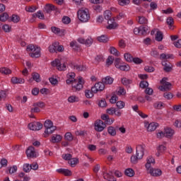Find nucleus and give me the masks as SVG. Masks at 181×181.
I'll return each instance as SVG.
<instances>
[{"mask_svg": "<svg viewBox=\"0 0 181 181\" xmlns=\"http://www.w3.org/2000/svg\"><path fill=\"white\" fill-rule=\"evenodd\" d=\"M66 84H72V90L74 91H80L83 88L84 84V79L79 77L78 79H70L68 78L66 81Z\"/></svg>", "mask_w": 181, "mask_h": 181, "instance_id": "1", "label": "nucleus"}, {"mask_svg": "<svg viewBox=\"0 0 181 181\" xmlns=\"http://www.w3.org/2000/svg\"><path fill=\"white\" fill-rule=\"evenodd\" d=\"M144 151H145V145H138L136 146V156H132L131 157V162L132 163H138V159H142L144 158Z\"/></svg>", "mask_w": 181, "mask_h": 181, "instance_id": "2", "label": "nucleus"}, {"mask_svg": "<svg viewBox=\"0 0 181 181\" xmlns=\"http://www.w3.org/2000/svg\"><path fill=\"white\" fill-rule=\"evenodd\" d=\"M44 127L45 128V138H47L50 134H53L56 131V127L53 126V122L52 120H46L44 123Z\"/></svg>", "mask_w": 181, "mask_h": 181, "instance_id": "3", "label": "nucleus"}, {"mask_svg": "<svg viewBox=\"0 0 181 181\" xmlns=\"http://www.w3.org/2000/svg\"><path fill=\"white\" fill-rule=\"evenodd\" d=\"M78 13V18L81 22H83V23H86V22H88L90 20V13H88V9L87 8H81L79 9L77 12Z\"/></svg>", "mask_w": 181, "mask_h": 181, "instance_id": "4", "label": "nucleus"}, {"mask_svg": "<svg viewBox=\"0 0 181 181\" xmlns=\"http://www.w3.org/2000/svg\"><path fill=\"white\" fill-rule=\"evenodd\" d=\"M27 52L30 53V57H40V47L35 45H30L27 47Z\"/></svg>", "mask_w": 181, "mask_h": 181, "instance_id": "5", "label": "nucleus"}, {"mask_svg": "<svg viewBox=\"0 0 181 181\" xmlns=\"http://www.w3.org/2000/svg\"><path fill=\"white\" fill-rule=\"evenodd\" d=\"M167 78H163L160 81L161 86L159 87V90H160V91H169V90H170L172 84L169 82H167Z\"/></svg>", "mask_w": 181, "mask_h": 181, "instance_id": "6", "label": "nucleus"}, {"mask_svg": "<svg viewBox=\"0 0 181 181\" xmlns=\"http://www.w3.org/2000/svg\"><path fill=\"white\" fill-rule=\"evenodd\" d=\"M51 64L54 67H57V70L59 71H63L67 69V65H66V64H62L60 60L59 59H55L54 61L52 62Z\"/></svg>", "mask_w": 181, "mask_h": 181, "instance_id": "7", "label": "nucleus"}, {"mask_svg": "<svg viewBox=\"0 0 181 181\" xmlns=\"http://www.w3.org/2000/svg\"><path fill=\"white\" fill-rule=\"evenodd\" d=\"M28 128L31 131H40L43 128V124L39 122H34L28 124Z\"/></svg>", "mask_w": 181, "mask_h": 181, "instance_id": "8", "label": "nucleus"}, {"mask_svg": "<svg viewBox=\"0 0 181 181\" xmlns=\"http://www.w3.org/2000/svg\"><path fill=\"white\" fill-rule=\"evenodd\" d=\"M105 88V86L103 82H98L96 83L94 86L91 88L92 93H94V94L98 93V91H103Z\"/></svg>", "mask_w": 181, "mask_h": 181, "instance_id": "9", "label": "nucleus"}, {"mask_svg": "<svg viewBox=\"0 0 181 181\" xmlns=\"http://www.w3.org/2000/svg\"><path fill=\"white\" fill-rule=\"evenodd\" d=\"M105 129V123L103 120H97L95 122V131L98 132H103Z\"/></svg>", "mask_w": 181, "mask_h": 181, "instance_id": "10", "label": "nucleus"}, {"mask_svg": "<svg viewBox=\"0 0 181 181\" xmlns=\"http://www.w3.org/2000/svg\"><path fill=\"white\" fill-rule=\"evenodd\" d=\"M103 177L104 179H105V180H108V181H117V179H115V177H114V175H112V172L109 171L107 172V170H105L104 173H103Z\"/></svg>", "mask_w": 181, "mask_h": 181, "instance_id": "11", "label": "nucleus"}, {"mask_svg": "<svg viewBox=\"0 0 181 181\" xmlns=\"http://www.w3.org/2000/svg\"><path fill=\"white\" fill-rule=\"evenodd\" d=\"M147 170L148 172H149L151 176L158 177L162 175V170L160 169L151 168L149 170Z\"/></svg>", "mask_w": 181, "mask_h": 181, "instance_id": "12", "label": "nucleus"}, {"mask_svg": "<svg viewBox=\"0 0 181 181\" xmlns=\"http://www.w3.org/2000/svg\"><path fill=\"white\" fill-rule=\"evenodd\" d=\"M78 42L79 43H81V45H86V46H88V47H90L91 45H93V38L88 37L86 40L84 38H78Z\"/></svg>", "mask_w": 181, "mask_h": 181, "instance_id": "13", "label": "nucleus"}, {"mask_svg": "<svg viewBox=\"0 0 181 181\" xmlns=\"http://www.w3.org/2000/svg\"><path fill=\"white\" fill-rule=\"evenodd\" d=\"M145 127H146L147 131L152 132L155 131L156 129V128H158V127H159V124H158L156 122H151L150 124L146 123Z\"/></svg>", "mask_w": 181, "mask_h": 181, "instance_id": "14", "label": "nucleus"}, {"mask_svg": "<svg viewBox=\"0 0 181 181\" xmlns=\"http://www.w3.org/2000/svg\"><path fill=\"white\" fill-rule=\"evenodd\" d=\"M153 165H155V158L151 156H149L147 157L146 163L145 165L146 170H149V169L152 168Z\"/></svg>", "mask_w": 181, "mask_h": 181, "instance_id": "15", "label": "nucleus"}, {"mask_svg": "<svg viewBox=\"0 0 181 181\" xmlns=\"http://www.w3.org/2000/svg\"><path fill=\"white\" fill-rule=\"evenodd\" d=\"M162 66H163V70L166 73L172 71V64H170V62L166 60H163L162 61Z\"/></svg>", "mask_w": 181, "mask_h": 181, "instance_id": "16", "label": "nucleus"}, {"mask_svg": "<svg viewBox=\"0 0 181 181\" xmlns=\"http://www.w3.org/2000/svg\"><path fill=\"white\" fill-rule=\"evenodd\" d=\"M26 155L28 158H36V151H35V147H28L26 151Z\"/></svg>", "mask_w": 181, "mask_h": 181, "instance_id": "17", "label": "nucleus"}, {"mask_svg": "<svg viewBox=\"0 0 181 181\" xmlns=\"http://www.w3.org/2000/svg\"><path fill=\"white\" fill-rule=\"evenodd\" d=\"M101 119L103 121H105V124L107 125H112V124H114V119L110 118V116L105 114L101 116Z\"/></svg>", "mask_w": 181, "mask_h": 181, "instance_id": "18", "label": "nucleus"}, {"mask_svg": "<svg viewBox=\"0 0 181 181\" xmlns=\"http://www.w3.org/2000/svg\"><path fill=\"white\" fill-rule=\"evenodd\" d=\"M63 139V137L60 134H53L50 142H52V144H57L60 142Z\"/></svg>", "mask_w": 181, "mask_h": 181, "instance_id": "19", "label": "nucleus"}, {"mask_svg": "<svg viewBox=\"0 0 181 181\" xmlns=\"http://www.w3.org/2000/svg\"><path fill=\"white\" fill-rule=\"evenodd\" d=\"M164 133L166 138H172L175 134V130L171 128L167 127L164 130Z\"/></svg>", "mask_w": 181, "mask_h": 181, "instance_id": "20", "label": "nucleus"}, {"mask_svg": "<svg viewBox=\"0 0 181 181\" xmlns=\"http://www.w3.org/2000/svg\"><path fill=\"white\" fill-rule=\"evenodd\" d=\"M102 83L104 86L112 84L114 83V78L111 76H106L102 79Z\"/></svg>", "mask_w": 181, "mask_h": 181, "instance_id": "21", "label": "nucleus"}, {"mask_svg": "<svg viewBox=\"0 0 181 181\" xmlns=\"http://www.w3.org/2000/svg\"><path fill=\"white\" fill-rule=\"evenodd\" d=\"M11 83H13V84H23L25 83V79L22 78L13 77L11 78Z\"/></svg>", "mask_w": 181, "mask_h": 181, "instance_id": "22", "label": "nucleus"}, {"mask_svg": "<svg viewBox=\"0 0 181 181\" xmlns=\"http://www.w3.org/2000/svg\"><path fill=\"white\" fill-rule=\"evenodd\" d=\"M58 173H62V175H64L65 176H71V171L69 169H64V168H59L57 170Z\"/></svg>", "mask_w": 181, "mask_h": 181, "instance_id": "23", "label": "nucleus"}, {"mask_svg": "<svg viewBox=\"0 0 181 181\" xmlns=\"http://www.w3.org/2000/svg\"><path fill=\"white\" fill-rule=\"evenodd\" d=\"M32 80L36 81V83H40V75L36 72L32 74V78L30 79V82H32Z\"/></svg>", "mask_w": 181, "mask_h": 181, "instance_id": "24", "label": "nucleus"}, {"mask_svg": "<svg viewBox=\"0 0 181 181\" xmlns=\"http://www.w3.org/2000/svg\"><path fill=\"white\" fill-rule=\"evenodd\" d=\"M45 11H46L47 13H50V12H52V11H57V8H56V6H54V5L47 4L45 6Z\"/></svg>", "mask_w": 181, "mask_h": 181, "instance_id": "25", "label": "nucleus"}, {"mask_svg": "<svg viewBox=\"0 0 181 181\" xmlns=\"http://www.w3.org/2000/svg\"><path fill=\"white\" fill-rule=\"evenodd\" d=\"M72 68L78 71H86L87 69L84 65L72 64Z\"/></svg>", "mask_w": 181, "mask_h": 181, "instance_id": "26", "label": "nucleus"}, {"mask_svg": "<svg viewBox=\"0 0 181 181\" xmlns=\"http://www.w3.org/2000/svg\"><path fill=\"white\" fill-rule=\"evenodd\" d=\"M124 174L126 176H128L129 177H132L135 175V171L132 168H127L124 171Z\"/></svg>", "mask_w": 181, "mask_h": 181, "instance_id": "27", "label": "nucleus"}, {"mask_svg": "<svg viewBox=\"0 0 181 181\" xmlns=\"http://www.w3.org/2000/svg\"><path fill=\"white\" fill-rule=\"evenodd\" d=\"M107 132L109 135H111V136H115V135H117V130H115V128L112 126L107 128Z\"/></svg>", "mask_w": 181, "mask_h": 181, "instance_id": "28", "label": "nucleus"}, {"mask_svg": "<svg viewBox=\"0 0 181 181\" xmlns=\"http://www.w3.org/2000/svg\"><path fill=\"white\" fill-rule=\"evenodd\" d=\"M57 46H59V43L54 42L52 45L49 47V51L50 53H54L57 50Z\"/></svg>", "mask_w": 181, "mask_h": 181, "instance_id": "29", "label": "nucleus"}, {"mask_svg": "<svg viewBox=\"0 0 181 181\" xmlns=\"http://www.w3.org/2000/svg\"><path fill=\"white\" fill-rule=\"evenodd\" d=\"M156 40L157 42H162L163 40V33L160 31H157L156 33Z\"/></svg>", "mask_w": 181, "mask_h": 181, "instance_id": "30", "label": "nucleus"}, {"mask_svg": "<svg viewBox=\"0 0 181 181\" xmlns=\"http://www.w3.org/2000/svg\"><path fill=\"white\" fill-rule=\"evenodd\" d=\"M122 71H129V65L126 64H121L120 66L117 68Z\"/></svg>", "mask_w": 181, "mask_h": 181, "instance_id": "31", "label": "nucleus"}, {"mask_svg": "<svg viewBox=\"0 0 181 181\" xmlns=\"http://www.w3.org/2000/svg\"><path fill=\"white\" fill-rule=\"evenodd\" d=\"M11 22H13V23H18L19 21H21V17L16 14H13L12 16L10 18Z\"/></svg>", "mask_w": 181, "mask_h": 181, "instance_id": "32", "label": "nucleus"}, {"mask_svg": "<svg viewBox=\"0 0 181 181\" xmlns=\"http://www.w3.org/2000/svg\"><path fill=\"white\" fill-rule=\"evenodd\" d=\"M98 42H100L101 43H107L108 42V37L107 35H101L100 37H98Z\"/></svg>", "mask_w": 181, "mask_h": 181, "instance_id": "33", "label": "nucleus"}, {"mask_svg": "<svg viewBox=\"0 0 181 181\" xmlns=\"http://www.w3.org/2000/svg\"><path fill=\"white\" fill-rule=\"evenodd\" d=\"M78 101H80V99L76 95H71L68 98L69 103H78Z\"/></svg>", "mask_w": 181, "mask_h": 181, "instance_id": "34", "label": "nucleus"}, {"mask_svg": "<svg viewBox=\"0 0 181 181\" xmlns=\"http://www.w3.org/2000/svg\"><path fill=\"white\" fill-rule=\"evenodd\" d=\"M138 22L141 25H148V19L144 16H139Z\"/></svg>", "mask_w": 181, "mask_h": 181, "instance_id": "35", "label": "nucleus"}, {"mask_svg": "<svg viewBox=\"0 0 181 181\" xmlns=\"http://www.w3.org/2000/svg\"><path fill=\"white\" fill-rule=\"evenodd\" d=\"M2 30L4 32H5V33H9L11 30H12V27L8 24H4L2 26Z\"/></svg>", "mask_w": 181, "mask_h": 181, "instance_id": "36", "label": "nucleus"}, {"mask_svg": "<svg viewBox=\"0 0 181 181\" xmlns=\"http://www.w3.org/2000/svg\"><path fill=\"white\" fill-rule=\"evenodd\" d=\"M69 165H71V166L72 168H74L77 163H78V158H71L70 160L69 161Z\"/></svg>", "mask_w": 181, "mask_h": 181, "instance_id": "37", "label": "nucleus"}, {"mask_svg": "<svg viewBox=\"0 0 181 181\" xmlns=\"http://www.w3.org/2000/svg\"><path fill=\"white\" fill-rule=\"evenodd\" d=\"M158 153H157V156H159L160 153H163L165 151H166V146H165L164 145H160L158 146Z\"/></svg>", "mask_w": 181, "mask_h": 181, "instance_id": "38", "label": "nucleus"}, {"mask_svg": "<svg viewBox=\"0 0 181 181\" xmlns=\"http://www.w3.org/2000/svg\"><path fill=\"white\" fill-rule=\"evenodd\" d=\"M110 52L111 53V54H113L114 56H119V52H118V50L114 47H110Z\"/></svg>", "mask_w": 181, "mask_h": 181, "instance_id": "39", "label": "nucleus"}, {"mask_svg": "<svg viewBox=\"0 0 181 181\" xmlns=\"http://www.w3.org/2000/svg\"><path fill=\"white\" fill-rule=\"evenodd\" d=\"M9 19V15L7 13H4L0 16V21L1 22H6Z\"/></svg>", "mask_w": 181, "mask_h": 181, "instance_id": "40", "label": "nucleus"}, {"mask_svg": "<svg viewBox=\"0 0 181 181\" xmlns=\"http://www.w3.org/2000/svg\"><path fill=\"white\" fill-rule=\"evenodd\" d=\"M124 57L125 60H127L129 63H132V60L134 59V58L132 57V55H131V54L129 53H125L124 54Z\"/></svg>", "mask_w": 181, "mask_h": 181, "instance_id": "41", "label": "nucleus"}, {"mask_svg": "<svg viewBox=\"0 0 181 181\" xmlns=\"http://www.w3.org/2000/svg\"><path fill=\"white\" fill-rule=\"evenodd\" d=\"M65 139L69 142H71V141H73V134H71V132H66L65 134Z\"/></svg>", "mask_w": 181, "mask_h": 181, "instance_id": "42", "label": "nucleus"}, {"mask_svg": "<svg viewBox=\"0 0 181 181\" xmlns=\"http://www.w3.org/2000/svg\"><path fill=\"white\" fill-rule=\"evenodd\" d=\"M70 47H73L74 49V50H78V49L80 48V46L78 45V44L76 41L71 42H70Z\"/></svg>", "mask_w": 181, "mask_h": 181, "instance_id": "43", "label": "nucleus"}, {"mask_svg": "<svg viewBox=\"0 0 181 181\" xmlns=\"http://www.w3.org/2000/svg\"><path fill=\"white\" fill-rule=\"evenodd\" d=\"M85 94H86V98H92V97H94V93L90 90H86L85 91Z\"/></svg>", "mask_w": 181, "mask_h": 181, "instance_id": "44", "label": "nucleus"}, {"mask_svg": "<svg viewBox=\"0 0 181 181\" xmlns=\"http://www.w3.org/2000/svg\"><path fill=\"white\" fill-rule=\"evenodd\" d=\"M0 72L2 74H11V69H9L6 67L1 68L0 69Z\"/></svg>", "mask_w": 181, "mask_h": 181, "instance_id": "45", "label": "nucleus"}, {"mask_svg": "<svg viewBox=\"0 0 181 181\" xmlns=\"http://www.w3.org/2000/svg\"><path fill=\"white\" fill-rule=\"evenodd\" d=\"M108 25L107 27V29H115V28H117V26H118V24H117L115 22H112V23H110V21H108Z\"/></svg>", "mask_w": 181, "mask_h": 181, "instance_id": "46", "label": "nucleus"}, {"mask_svg": "<svg viewBox=\"0 0 181 181\" xmlns=\"http://www.w3.org/2000/svg\"><path fill=\"white\" fill-rule=\"evenodd\" d=\"M163 103L162 102H157L156 103H154V108H156L157 110H162V108L163 107Z\"/></svg>", "mask_w": 181, "mask_h": 181, "instance_id": "47", "label": "nucleus"}, {"mask_svg": "<svg viewBox=\"0 0 181 181\" xmlns=\"http://www.w3.org/2000/svg\"><path fill=\"white\" fill-rule=\"evenodd\" d=\"M163 97L165 98V100H172V98H173V95L172 93L165 92L163 95Z\"/></svg>", "mask_w": 181, "mask_h": 181, "instance_id": "48", "label": "nucleus"}, {"mask_svg": "<svg viewBox=\"0 0 181 181\" xmlns=\"http://www.w3.org/2000/svg\"><path fill=\"white\" fill-rule=\"evenodd\" d=\"M133 63H134L135 64H141V63H144V60H142L141 58L139 57H134L133 58L132 60Z\"/></svg>", "mask_w": 181, "mask_h": 181, "instance_id": "49", "label": "nucleus"}, {"mask_svg": "<svg viewBox=\"0 0 181 181\" xmlns=\"http://www.w3.org/2000/svg\"><path fill=\"white\" fill-rule=\"evenodd\" d=\"M34 18H38L39 19H45V15L40 11H37V13L33 14Z\"/></svg>", "mask_w": 181, "mask_h": 181, "instance_id": "50", "label": "nucleus"}, {"mask_svg": "<svg viewBox=\"0 0 181 181\" xmlns=\"http://www.w3.org/2000/svg\"><path fill=\"white\" fill-rule=\"evenodd\" d=\"M122 84H124V86H129V84H131V83H132V81H131L127 78H123L122 79Z\"/></svg>", "mask_w": 181, "mask_h": 181, "instance_id": "51", "label": "nucleus"}, {"mask_svg": "<svg viewBox=\"0 0 181 181\" xmlns=\"http://www.w3.org/2000/svg\"><path fill=\"white\" fill-rule=\"evenodd\" d=\"M116 105L117 107V108H119V110H122V108H124V107H125V103H124L123 101H117L116 103Z\"/></svg>", "mask_w": 181, "mask_h": 181, "instance_id": "52", "label": "nucleus"}, {"mask_svg": "<svg viewBox=\"0 0 181 181\" xmlns=\"http://www.w3.org/2000/svg\"><path fill=\"white\" fill-rule=\"evenodd\" d=\"M104 16L106 21H110L111 19V11H105Z\"/></svg>", "mask_w": 181, "mask_h": 181, "instance_id": "53", "label": "nucleus"}, {"mask_svg": "<svg viewBox=\"0 0 181 181\" xmlns=\"http://www.w3.org/2000/svg\"><path fill=\"white\" fill-rule=\"evenodd\" d=\"M119 5L124 6L129 4V0H117Z\"/></svg>", "mask_w": 181, "mask_h": 181, "instance_id": "54", "label": "nucleus"}, {"mask_svg": "<svg viewBox=\"0 0 181 181\" xmlns=\"http://www.w3.org/2000/svg\"><path fill=\"white\" fill-rule=\"evenodd\" d=\"M62 22H63L65 25H69V23H70V22H71V19H70V17L64 16V17L62 18Z\"/></svg>", "mask_w": 181, "mask_h": 181, "instance_id": "55", "label": "nucleus"}, {"mask_svg": "<svg viewBox=\"0 0 181 181\" xmlns=\"http://www.w3.org/2000/svg\"><path fill=\"white\" fill-rule=\"evenodd\" d=\"M149 86V83L146 81H141L140 82L141 88H146Z\"/></svg>", "mask_w": 181, "mask_h": 181, "instance_id": "56", "label": "nucleus"}, {"mask_svg": "<svg viewBox=\"0 0 181 181\" xmlns=\"http://www.w3.org/2000/svg\"><path fill=\"white\" fill-rule=\"evenodd\" d=\"M98 105L102 108H104V107H107V102L105 101V99H101L99 101Z\"/></svg>", "mask_w": 181, "mask_h": 181, "instance_id": "57", "label": "nucleus"}, {"mask_svg": "<svg viewBox=\"0 0 181 181\" xmlns=\"http://www.w3.org/2000/svg\"><path fill=\"white\" fill-rule=\"evenodd\" d=\"M146 32H148V28L140 26V35H146Z\"/></svg>", "mask_w": 181, "mask_h": 181, "instance_id": "58", "label": "nucleus"}, {"mask_svg": "<svg viewBox=\"0 0 181 181\" xmlns=\"http://www.w3.org/2000/svg\"><path fill=\"white\" fill-rule=\"evenodd\" d=\"M23 169L24 172H26V173L30 172V170H31L30 165L29 164H24Z\"/></svg>", "mask_w": 181, "mask_h": 181, "instance_id": "59", "label": "nucleus"}, {"mask_svg": "<svg viewBox=\"0 0 181 181\" xmlns=\"http://www.w3.org/2000/svg\"><path fill=\"white\" fill-rule=\"evenodd\" d=\"M174 23V20L173 18L169 17L167 18V24L169 25L170 29H172V25Z\"/></svg>", "mask_w": 181, "mask_h": 181, "instance_id": "60", "label": "nucleus"}, {"mask_svg": "<svg viewBox=\"0 0 181 181\" xmlns=\"http://www.w3.org/2000/svg\"><path fill=\"white\" fill-rule=\"evenodd\" d=\"M17 170H18V167L16 165H13V167H11L8 169V172L11 175H12V173H15Z\"/></svg>", "mask_w": 181, "mask_h": 181, "instance_id": "61", "label": "nucleus"}, {"mask_svg": "<svg viewBox=\"0 0 181 181\" xmlns=\"http://www.w3.org/2000/svg\"><path fill=\"white\" fill-rule=\"evenodd\" d=\"M151 56L155 57L156 59H158V57H159V52L156 50H152L151 52Z\"/></svg>", "mask_w": 181, "mask_h": 181, "instance_id": "62", "label": "nucleus"}, {"mask_svg": "<svg viewBox=\"0 0 181 181\" xmlns=\"http://www.w3.org/2000/svg\"><path fill=\"white\" fill-rule=\"evenodd\" d=\"M62 158L64 159V160H70L72 158V156L70 153L64 154L62 155Z\"/></svg>", "mask_w": 181, "mask_h": 181, "instance_id": "63", "label": "nucleus"}, {"mask_svg": "<svg viewBox=\"0 0 181 181\" xmlns=\"http://www.w3.org/2000/svg\"><path fill=\"white\" fill-rule=\"evenodd\" d=\"M173 45L177 47V49H181V40H177L174 42Z\"/></svg>", "mask_w": 181, "mask_h": 181, "instance_id": "64", "label": "nucleus"}]
</instances>
